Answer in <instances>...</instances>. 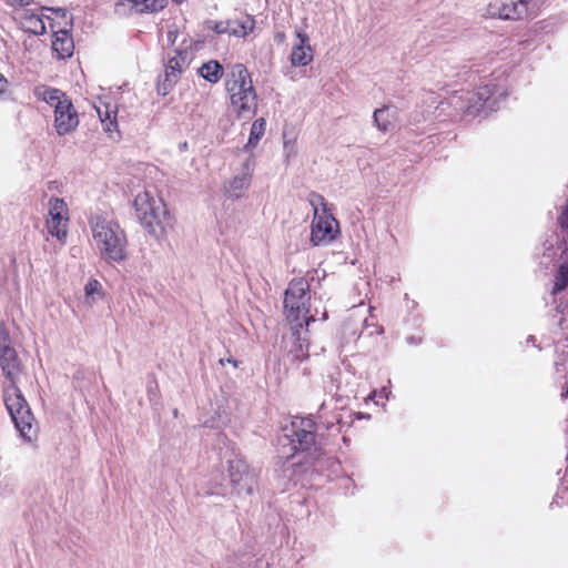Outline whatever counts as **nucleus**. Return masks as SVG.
I'll list each match as a JSON object with an SVG mask.
<instances>
[{
  "label": "nucleus",
  "instance_id": "obj_12",
  "mask_svg": "<svg viewBox=\"0 0 568 568\" xmlns=\"http://www.w3.org/2000/svg\"><path fill=\"white\" fill-rule=\"evenodd\" d=\"M526 11L524 0H495L487 6L486 14L491 18L515 20L521 18Z\"/></svg>",
  "mask_w": 568,
  "mask_h": 568
},
{
  "label": "nucleus",
  "instance_id": "obj_31",
  "mask_svg": "<svg viewBox=\"0 0 568 568\" xmlns=\"http://www.w3.org/2000/svg\"><path fill=\"white\" fill-rule=\"evenodd\" d=\"M284 150L286 151L287 155H290L294 151V145L291 144L290 142L285 141L284 142Z\"/></svg>",
  "mask_w": 568,
  "mask_h": 568
},
{
  "label": "nucleus",
  "instance_id": "obj_33",
  "mask_svg": "<svg viewBox=\"0 0 568 568\" xmlns=\"http://www.w3.org/2000/svg\"><path fill=\"white\" fill-rule=\"evenodd\" d=\"M566 394L568 395V383H567Z\"/></svg>",
  "mask_w": 568,
  "mask_h": 568
},
{
  "label": "nucleus",
  "instance_id": "obj_30",
  "mask_svg": "<svg viewBox=\"0 0 568 568\" xmlns=\"http://www.w3.org/2000/svg\"><path fill=\"white\" fill-rule=\"evenodd\" d=\"M559 223L562 227H568V207L562 212Z\"/></svg>",
  "mask_w": 568,
  "mask_h": 568
},
{
  "label": "nucleus",
  "instance_id": "obj_28",
  "mask_svg": "<svg viewBox=\"0 0 568 568\" xmlns=\"http://www.w3.org/2000/svg\"><path fill=\"white\" fill-rule=\"evenodd\" d=\"M11 7H24L31 3L32 0H4Z\"/></svg>",
  "mask_w": 568,
  "mask_h": 568
},
{
  "label": "nucleus",
  "instance_id": "obj_22",
  "mask_svg": "<svg viewBox=\"0 0 568 568\" xmlns=\"http://www.w3.org/2000/svg\"><path fill=\"white\" fill-rule=\"evenodd\" d=\"M103 295L104 294L101 283L95 278H91L84 285L83 303L85 306L92 307L94 304H97L99 301L103 298Z\"/></svg>",
  "mask_w": 568,
  "mask_h": 568
},
{
  "label": "nucleus",
  "instance_id": "obj_13",
  "mask_svg": "<svg viewBox=\"0 0 568 568\" xmlns=\"http://www.w3.org/2000/svg\"><path fill=\"white\" fill-rule=\"evenodd\" d=\"M229 473L231 484L239 494L245 493L250 495L252 493L254 476L250 471L248 466L244 460L240 458L230 460Z\"/></svg>",
  "mask_w": 568,
  "mask_h": 568
},
{
  "label": "nucleus",
  "instance_id": "obj_14",
  "mask_svg": "<svg viewBox=\"0 0 568 568\" xmlns=\"http://www.w3.org/2000/svg\"><path fill=\"white\" fill-rule=\"evenodd\" d=\"M57 18L63 19V28L53 30L52 51L59 59L70 58L73 53L74 43L69 34L68 27L71 26V19L65 12H55Z\"/></svg>",
  "mask_w": 568,
  "mask_h": 568
},
{
  "label": "nucleus",
  "instance_id": "obj_8",
  "mask_svg": "<svg viewBox=\"0 0 568 568\" xmlns=\"http://www.w3.org/2000/svg\"><path fill=\"white\" fill-rule=\"evenodd\" d=\"M172 53V55H169L164 74L160 77L158 82V92L162 95H166L171 91L181 73L191 63L193 57L190 44L185 41L182 43L181 48L174 49Z\"/></svg>",
  "mask_w": 568,
  "mask_h": 568
},
{
  "label": "nucleus",
  "instance_id": "obj_24",
  "mask_svg": "<svg viewBox=\"0 0 568 568\" xmlns=\"http://www.w3.org/2000/svg\"><path fill=\"white\" fill-rule=\"evenodd\" d=\"M98 115L101 122L104 124V130L108 132H113L116 129V110L114 106L109 104H103L97 106Z\"/></svg>",
  "mask_w": 568,
  "mask_h": 568
},
{
  "label": "nucleus",
  "instance_id": "obj_20",
  "mask_svg": "<svg viewBox=\"0 0 568 568\" xmlns=\"http://www.w3.org/2000/svg\"><path fill=\"white\" fill-rule=\"evenodd\" d=\"M374 123L378 130L386 132L390 130L396 122V112L389 108L384 106L376 109L373 114Z\"/></svg>",
  "mask_w": 568,
  "mask_h": 568
},
{
  "label": "nucleus",
  "instance_id": "obj_10",
  "mask_svg": "<svg viewBox=\"0 0 568 568\" xmlns=\"http://www.w3.org/2000/svg\"><path fill=\"white\" fill-rule=\"evenodd\" d=\"M255 170V158L245 156L241 163L239 173L226 180L222 187L223 195L231 201H237L248 191Z\"/></svg>",
  "mask_w": 568,
  "mask_h": 568
},
{
  "label": "nucleus",
  "instance_id": "obj_3",
  "mask_svg": "<svg viewBox=\"0 0 568 568\" xmlns=\"http://www.w3.org/2000/svg\"><path fill=\"white\" fill-rule=\"evenodd\" d=\"M224 85L231 109L237 118H248L256 113L257 93L251 75L243 64L232 67Z\"/></svg>",
  "mask_w": 568,
  "mask_h": 568
},
{
  "label": "nucleus",
  "instance_id": "obj_23",
  "mask_svg": "<svg viewBox=\"0 0 568 568\" xmlns=\"http://www.w3.org/2000/svg\"><path fill=\"white\" fill-rule=\"evenodd\" d=\"M254 28L255 21L251 17H245L240 20H232L230 21L229 34L237 38H244L253 32Z\"/></svg>",
  "mask_w": 568,
  "mask_h": 568
},
{
  "label": "nucleus",
  "instance_id": "obj_19",
  "mask_svg": "<svg viewBox=\"0 0 568 568\" xmlns=\"http://www.w3.org/2000/svg\"><path fill=\"white\" fill-rule=\"evenodd\" d=\"M22 28L33 34H42L47 29V23L41 14L33 12H24L21 17Z\"/></svg>",
  "mask_w": 568,
  "mask_h": 568
},
{
  "label": "nucleus",
  "instance_id": "obj_21",
  "mask_svg": "<svg viewBox=\"0 0 568 568\" xmlns=\"http://www.w3.org/2000/svg\"><path fill=\"white\" fill-rule=\"evenodd\" d=\"M223 73V67L215 60L207 61L199 68V74L210 83H217Z\"/></svg>",
  "mask_w": 568,
  "mask_h": 568
},
{
  "label": "nucleus",
  "instance_id": "obj_11",
  "mask_svg": "<svg viewBox=\"0 0 568 568\" xmlns=\"http://www.w3.org/2000/svg\"><path fill=\"white\" fill-rule=\"evenodd\" d=\"M307 326L291 325V334L284 337L285 349L293 362H302L308 357V343L306 338Z\"/></svg>",
  "mask_w": 568,
  "mask_h": 568
},
{
  "label": "nucleus",
  "instance_id": "obj_29",
  "mask_svg": "<svg viewBox=\"0 0 568 568\" xmlns=\"http://www.w3.org/2000/svg\"><path fill=\"white\" fill-rule=\"evenodd\" d=\"M9 87L8 80L0 73V94L4 93Z\"/></svg>",
  "mask_w": 568,
  "mask_h": 568
},
{
  "label": "nucleus",
  "instance_id": "obj_7",
  "mask_svg": "<svg viewBox=\"0 0 568 568\" xmlns=\"http://www.w3.org/2000/svg\"><path fill=\"white\" fill-rule=\"evenodd\" d=\"M310 294L308 284L303 278L294 280L290 283L284 297L285 316L290 325H308L313 317L308 315Z\"/></svg>",
  "mask_w": 568,
  "mask_h": 568
},
{
  "label": "nucleus",
  "instance_id": "obj_9",
  "mask_svg": "<svg viewBox=\"0 0 568 568\" xmlns=\"http://www.w3.org/2000/svg\"><path fill=\"white\" fill-rule=\"evenodd\" d=\"M70 213L68 204L63 199L51 197L48 202V216L45 227L50 235L54 236L61 244H64L68 236Z\"/></svg>",
  "mask_w": 568,
  "mask_h": 568
},
{
  "label": "nucleus",
  "instance_id": "obj_4",
  "mask_svg": "<svg viewBox=\"0 0 568 568\" xmlns=\"http://www.w3.org/2000/svg\"><path fill=\"white\" fill-rule=\"evenodd\" d=\"M135 215L142 226L154 237H161L171 225L164 201L153 190L140 191L133 201Z\"/></svg>",
  "mask_w": 568,
  "mask_h": 568
},
{
  "label": "nucleus",
  "instance_id": "obj_26",
  "mask_svg": "<svg viewBox=\"0 0 568 568\" xmlns=\"http://www.w3.org/2000/svg\"><path fill=\"white\" fill-rule=\"evenodd\" d=\"M229 27H230V21H220V22H215L212 28L216 33L229 34Z\"/></svg>",
  "mask_w": 568,
  "mask_h": 568
},
{
  "label": "nucleus",
  "instance_id": "obj_16",
  "mask_svg": "<svg viewBox=\"0 0 568 568\" xmlns=\"http://www.w3.org/2000/svg\"><path fill=\"white\" fill-rule=\"evenodd\" d=\"M313 60L310 38L304 31H296V40L292 47L291 63L295 67L307 65Z\"/></svg>",
  "mask_w": 568,
  "mask_h": 568
},
{
  "label": "nucleus",
  "instance_id": "obj_1",
  "mask_svg": "<svg viewBox=\"0 0 568 568\" xmlns=\"http://www.w3.org/2000/svg\"><path fill=\"white\" fill-rule=\"evenodd\" d=\"M0 367L9 382L3 389L6 407L20 435L28 442H32L37 435L34 416L17 387V382L22 374V364L14 348L11 347L9 332L3 325H0Z\"/></svg>",
  "mask_w": 568,
  "mask_h": 568
},
{
  "label": "nucleus",
  "instance_id": "obj_17",
  "mask_svg": "<svg viewBox=\"0 0 568 568\" xmlns=\"http://www.w3.org/2000/svg\"><path fill=\"white\" fill-rule=\"evenodd\" d=\"M166 0H120L115 9L121 14H125L130 11L153 12L163 9Z\"/></svg>",
  "mask_w": 568,
  "mask_h": 568
},
{
  "label": "nucleus",
  "instance_id": "obj_32",
  "mask_svg": "<svg viewBox=\"0 0 568 568\" xmlns=\"http://www.w3.org/2000/svg\"><path fill=\"white\" fill-rule=\"evenodd\" d=\"M278 40L282 41L283 40V34H278Z\"/></svg>",
  "mask_w": 568,
  "mask_h": 568
},
{
  "label": "nucleus",
  "instance_id": "obj_15",
  "mask_svg": "<svg viewBox=\"0 0 568 568\" xmlns=\"http://www.w3.org/2000/svg\"><path fill=\"white\" fill-rule=\"evenodd\" d=\"M288 437L294 449L310 448L315 442L314 423L311 419L294 420Z\"/></svg>",
  "mask_w": 568,
  "mask_h": 568
},
{
  "label": "nucleus",
  "instance_id": "obj_5",
  "mask_svg": "<svg viewBox=\"0 0 568 568\" xmlns=\"http://www.w3.org/2000/svg\"><path fill=\"white\" fill-rule=\"evenodd\" d=\"M34 95L53 108V126L58 135L70 134L78 128V112L64 92L47 85H39L34 89Z\"/></svg>",
  "mask_w": 568,
  "mask_h": 568
},
{
  "label": "nucleus",
  "instance_id": "obj_6",
  "mask_svg": "<svg viewBox=\"0 0 568 568\" xmlns=\"http://www.w3.org/2000/svg\"><path fill=\"white\" fill-rule=\"evenodd\" d=\"M308 202L313 207L311 242L315 246L328 245L339 233L338 222L328 213L325 199L322 195L311 193Z\"/></svg>",
  "mask_w": 568,
  "mask_h": 568
},
{
  "label": "nucleus",
  "instance_id": "obj_18",
  "mask_svg": "<svg viewBox=\"0 0 568 568\" xmlns=\"http://www.w3.org/2000/svg\"><path fill=\"white\" fill-rule=\"evenodd\" d=\"M265 130H266V121L264 118H258L253 122V124L251 126L248 140L242 149V152L246 153V156L252 155L255 158L254 150L258 145L260 140L265 134Z\"/></svg>",
  "mask_w": 568,
  "mask_h": 568
},
{
  "label": "nucleus",
  "instance_id": "obj_27",
  "mask_svg": "<svg viewBox=\"0 0 568 568\" xmlns=\"http://www.w3.org/2000/svg\"><path fill=\"white\" fill-rule=\"evenodd\" d=\"M490 94H491V90L489 87H483L478 90V92L476 93V95L478 97L479 100H483V101H488L489 98H490Z\"/></svg>",
  "mask_w": 568,
  "mask_h": 568
},
{
  "label": "nucleus",
  "instance_id": "obj_2",
  "mask_svg": "<svg viewBox=\"0 0 568 568\" xmlns=\"http://www.w3.org/2000/svg\"><path fill=\"white\" fill-rule=\"evenodd\" d=\"M92 243L106 263H121L128 258V240L120 225L101 215L89 221Z\"/></svg>",
  "mask_w": 568,
  "mask_h": 568
},
{
  "label": "nucleus",
  "instance_id": "obj_25",
  "mask_svg": "<svg viewBox=\"0 0 568 568\" xmlns=\"http://www.w3.org/2000/svg\"><path fill=\"white\" fill-rule=\"evenodd\" d=\"M568 285V265H562L556 277L555 290H564Z\"/></svg>",
  "mask_w": 568,
  "mask_h": 568
}]
</instances>
